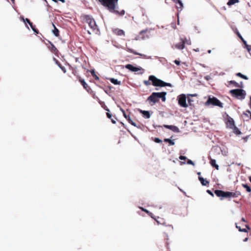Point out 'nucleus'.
Listing matches in <instances>:
<instances>
[{"label": "nucleus", "instance_id": "2f4dec72", "mask_svg": "<svg viewBox=\"0 0 251 251\" xmlns=\"http://www.w3.org/2000/svg\"><path fill=\"white\" fill-rule=\"evenodd\" d=\"M236 75L237 76H239V77H240L242 78H243L244 79H246V80L248 79V77L246 75H245L242 74L241 73H238L236 74Z\"/></svg>", "mask_w": 251, "mask_h": 251}, {"label": "nucleus", "instance_id": "423d86ee", "mask_svg": "<svg viewBox=\"0 0 251 251\" xmlns=\"http://www.w3.org/2000/svg\"><path fill=\"white\" fill-rule=\"evenodd\" d=\"M205 104L206 105L212 104L221 108L223 107V104L215 97L209 98Z\"/></svg>", "mask_w": 251, "mask_h": 251}, {"label": "nucleus", "instance_id": "09e8293b", "mask_svg": "<svg viewBox=\"0 0 251 251\" xmlns=\"http://www.w3.org/2000/svg\"><path fill=\"white\" fill-rule=\"evenodd\" d=\"M174 62L177 65H180V61H178V60H175L174 61Z\"/></svg>", "mask_w": 251, "mask_h": 251}, {"label": "nucleus", "instance_id": "bf43d9fd", "mask_svg": "<svg viewBox=\"0 0 251 251\" xmlns=\"http://www.w3.org/2000/svg\"><path fill=\"white\" fill-rule=\"evenodd\" d=\"M88 33L89 34H91V32L89 31H88Z\"/></svg>", "mask_w": 251, "mask_h": 251}, {"label": "nucleus", "instance_id": "c9c22d12", "mask_svg": "<svg viewBox=\"0 0 251 251\" xmlns=\"http://www.w3.org/2000/svg\"><path fill=\"white\" fill-rule=\"evenodd\" d=\"M236 227L238 229L239 231L247 232L248 230L246 228H241L240 226H238L237 224H236Z\"/></svg>", "mask_w": 251, "mask_h": 251}, {"label": "nucleus", "instance_id": "ea45409f", "mask_svg": "<svg viewBox=\"0 0 251 251\" xmlns=\"http://www.w3.org/2000/svg\"><path fill=\"white\" fill-rule=\"evenodd\" d=\"M234 130H235V132L236 133V134H240L241 133L240 131L239 130V129L237 127H236L235 126V127H234Z\"/></svg>", "mask_w": 251, "mask_h": 251}, {"label": "nucleus", "instance_id": "f257e3e1", "mask_svg": "<svg viewBox=\"0 0 251 251\" xmlns=\"http://www.w3.org/2000/svg\"><path fill=\"white\" fill-rule=\"evenodd\" d=\"M104 7H106L112 13L120 16H123L125 11L122 10L120 11L116 10V5L118 0H98Z\"/></svg>", "mask_w": 251, "mask_h": 251}, {"label": "nucleus", "instance_id": "79ce46f5", "mask_svg": "<svg viewBox=\"0 0 251 251\" xmlns=\"http://www.w3.org/2000/svg\"><path fill=\"white\" fill-rule=\"evenodd\" d=\"M150 80H144V83L145 84V85H146V86H149L150 85H151V83L150 82Z\"/></svg>", "mask_w": 251, "mask_h": 251}, {"label": "nucleus", "instance_id": "393cba45", "mask_svg": "<svg viewBox=\"0 0 251 251\" xmlns=\"http://www.w3.org/2000/svg\"><path fill=\"white\" fill-rule=\"evenodd\" d=\"M109 80L111 83L115 85H120L121 84V82L120 81H118L117 79L114 78H109Z\"/></svg>", "mask_w": 251, "mask_h": 251}, {"label": "nucleus", "instance_id": "49530a36", "mask_svg": "<svg viewBox=\"0 0 251 251\" xmlns=\"http://www.w3.org/2000/svg\"><path fill=\"white\" fill-rule=\"evenodd\" d=\"M206 192H207V193H208L209 195H210L211 196H212V197L214 196V195L213 194V193L209 190H207L206 191Z\"/></svg>", "mask_w": 251, "mask_h": 251}, {"label": "nucleus", "instance_id": "412c9836", "mask_svg": "<svg viewBox=\"0 0 251 251\" xmlns=\"http://www.w3.org/2000/svg\"><path fill=\"white\" fill-rule=\"evenodd\" d=\"M52 26H53V28H54V29L52 31L53 34L56 37H59V30L56 27V26L53 24V23H52Z\"/></svg>", "mask_w": 251, "mask_h": 251}, {"label": "nucleus", "instance_id": "a878e982", "mask_svg": "<svg viewBox=\"0 0 251 251\" xmlns=\"http://www.w3.org/2000/svg\"><path fill=\"white\" fill-rule=\"evenodd\" d=\"M176 4H178L176 6L177 10L179 11H181L183 6L182 1L179 0Z\"/></svg>", "mask_w": 251, "mask_h": 251}, {"label": "nucleus", "instance_id": "58836bf2", "mask_svg": "<svg viewBox=\"0 0 251 251\" xmlns=\"http://www.w3.org/2000/svg\"><path fill=\"white\" fill-rule=\"evenodd\" d=\"M141 209H142V211L145 212L146 213H147V214H148L149 215H150V216H151L152 218V216H151V215L152 214L151 212H149L148 210L147 209H145L143 208H141Z\"/></svg>", "mask_w": 251, "mask_h": 251}, {"label": "nucleus", "instance_id": "e433bc0d", "mask_svg": "<svg viewBox=\"0 0 251 251\" xmlns=\"http://www.w3.org/2000/svg\"><path fill=\"white\" fill-rule=\"evenodd\" d=\"M235 33L237 34V35L240 38V39L245 44L246 42L244 40V38L242 37V36L237 30H236Z\"/></svg>", "mask_w": 251, "mask_h": 251}, {"label": "nucleus", "instance_id": "1a4fd4ad", "mask_svg": "<svg viewBox=\"0 0 251 251\" xmlns=\"http://www.w3.org/2000/svg\"><path fill=\"white\" fill-rule=\"evenodd\" d=\"M173 231V226L172 225H166L163 229L164 233L166 235L167 240H169L168 233H171Z\"/></svg>", "mask_w": 251, "mask_h": 251}, {"label": "nucleus", "instance_id": "a18cd8bd", "mask_svg": "<svg viewBox=\"0 0 251 251\" xmlns=\"http://www.w3.org/2000/svg\"><path fill=\"white\" fill-rule=\"evenodd\" d=\"M179 159L180 160H185L186 159V156H182V155H180L179 157Z\"/></svg>", "mask_w": 251, "mask_h": 251}, {"label": "nucleus", "instance_id": "5701e85b", "mask_svg": "<svg viewBox=\"0 0 251 251\" xmlns=\"http://www.w3.org/2000/svg\"><path fill=\"white\" fill-rule=\"evenodd\" d=\"M140 112L143 114L144 117L147 119L150 118L151 115L149 111L140 110Z\"/></svg>", "mask_w": 251, "mask_h": 251}, {"label": "nucleus", "instance_id": "dca6fc26", "mask_svg": "<svg viewBox=\"0 0 251 251\" xmlns=\"http://www.w3.org/2000/svg\"><path fill=\"white\" fill-rule=\"evenodd\" d=\"M49 43L50 44V46L49 47L50 50L53 53L56 54L58 52V50L57 48L54 46V45L50 41H49Z\"/></svg>", "mask_w": 251, "mask_h": 251}, {"label": "nucleus", "instance_id": "ddd939ff", "mask_svg": "<svg viewBox=\"0 0 251 251\" xmlns=\"http://www.w3.org/2000/svg\"><path fill=\"white\" fill-rule=\"evenodd\" d=\"M243 115L244 119L246 121H249L250 119L251 120V112L249 110H247L243 112Z\"/></svg>", "mask_w": 251, "mask_h": 251}, {"label": "nucleus", "instance_id": "4468645a", "mask_svg": "<svg viewBox=\"0 0 251 251\" xmlns=\"http://www.w3.org/2000/svg\"><path fill=\"white\" fill-rule=\"evenodd\" d=\"M226 125H227V126L230 128H233L235 126L234 125V120L231 117H228L227 118Z\"/></svg>", "mask_w": 251, "mask_h": 251}, {"label": "nucleus", "instance_id": "aec40b11", "mask_svg": "<svg viewBox=\"0 0 251 251\" xmlns=\"http://www.w3.org/2000/svg\"><path fill=\"white\" fill-rule=\"evenodd\" d=\"M199 179L201 181V183L202 184V185H203V186H207L209 184V182L208 180L204 179L201 176H199Z\"/></svg>", "mask_w": 251, "mask_h": 251}, {"label": "nucleus", "instance_id": "a211bd4d", "mask_svg": "<svg viewBox=\"0 0 251 251\" xmlns=\"http://www.w3.org/2000/svg\"><path fill=\"white\" fill-rule=\"evenodd\" d=\"M175 48L178 50H183L185 48V46L184 45V42L182 41H180V42L176 43L175 45Z\"/></svg>", "mask_w": 251, "mask_h": 251}, {"label": "nucleus", "instance_id": "2eb2a0df", "mask_svg": "<svg viewBox=\"0 0 251 251\" xmlns=\"http://www.w3.org/2000/svg\"><path fill=\"white\" fill-rule=\"evenodd\" d=\"M113 33L118 36H124L125 34V31L119 28H116L113 30Z\"/></svg>", "mask_w": 251, "mask_h": 251}, {"label": "nucleus", "instance_id": "864d4df0", "mask_svg": "<svg viewBox=\"0 0 251 251\" xmlns=\"http://www.w3.org/2000/svg\"><path fill=\"white\" fill-rule=\"evenodd\" d=\"M248 238L246 237V238H245L243 240V241H244V242H246V241H248Z\"/></svg>", "mask_w": 251, "mask_h": 251}, {"label": "nucleus", "instance_id": "f3484780", "mask_svg": "<svg viewBox=\"0 0 251 251\" xmlns=\"http://www.w3.org/2000/svg\"><path fill=\"white\" fill-rule=\"evenodd\" d=\"M163 126L165 127L166 128L171 129V130H172V131H173L174 132H177L179 131L178 128L177 126H169V125H164Z\"/></svg>", "mask_w": 251, "mask_h": 251}, {"label": "nucleus", "instance_id": "052dcab7", "mask_svg": "<svg viewBox=\"0 0 251 251\" xmlns=\"http://www.w3.org/2000/svg\"><path fill=\"white\" fill-rule=\"evenodd\" d=\"M198 175H201V173H200V172L198 173Z\"/></svg>", "mask_w": 251, "mask_h": 251}, {"label": "nucleus", "instance_id": "9d476101", "mask_svg": "<svg viewBox=\"0 0 251 251\" xmlns=\"http://www.w3.org/2000/svg\"><path fill=\"white\" fill-rule=\"evenodd\" d=\"M167 93L165 92H154L153 95L156 96V98H157L158 100L161 99L163 102L165 101L166 100V95Z\"/></svg>", "mask_w": 251, "mask_h": 251}, {"label": "nucleus", "instance_id": "3c124183", "mask_svg": "<svg viewBox=\"0 0 251 251\" xmlns=\"http://www.w3.org/2000/svg\"><path fill=\"white\" fill-rule=\"evenodd\" d=\"M111 119V122L113 124H115L116 123V121L114 119L111 118V119Z\"/></svg>", "mask_w": 251, "mask_h": 251}, {"label": "nucleus", "instance_id": "603ef678", "mask_svg": "<svg viewBox=\"0 0 251 251\" xmlns=\"http://www.w3.org/2000/svg\"><path fill=\"white\" fill-rule=\"evenodd\" d=\"M245 226L247 228L248 230H250V226L248 225H246Z\"/></svg>", "mask_w": 251, "mask_h": 251}, {"label": "nucleus", "instance_id": "9b49d317", "mask_svg": "<svg viewBox=\"0 0 251 251\" xmlns=\"http://www.w3.org/2000/svg\"><path fill=\"white\" fill-rule=\"evenodd\" d=\"M125 67L126 69L130 70L131 72H137L139 70H142V68H141V67L140 68L136 67H134L133 65L129 64L126 65L125 66Z\"/></svg>", "mask_w": 251, "mask_h": 251}, {"label": "nucleus", "instance_id": "4d7b16f0", "mask_svg": "<svg viewBox=\"0 0 251 251\" xmlns=\"http://www.w3.org/2000/svg\"><path fill=\"white\" fill-rule=\"evenodd\" d=\"M250 107L251 109V97H250Z\"/></svg>", "mask_w": 251, "mask_h": 251}, {"label": "nucleus", "instance_id": "473e14b6", "mask_svg": "<svg viewBox=\"0 0 251 251\" xmlns=\"http://www.w3.org/2000/svg\"><path fill=\"white\" fill-rule=\"evenodd\" d=\"M92 75L95 78L96 80H99V76L95 74V70H93L90 71Z\"/></svg>", "mask_w": 251, "mask_h": 251}, {"label": "nucleus", "instance_id": "6e6d98bb", "mask_svg": "<svg viewBox=\"0 0 251 251\" xmlns=\"http://www.w3.org/2000/svg\"><path fill=\"white\" fill-rule=\"evenodd\" d=\"M166 247H167V248L168 249H169V246H168V243L167 242H166Z\"/></svg>", "mask_w": 251, "mask_h": 251}, {"label": "nucleus", "instance_id": "de8ad7c7", "mask_svg": "<svg viewBox=\"0 0 251 251\" xmlns=\"http://www.w3.org/2000/svg\"><path fill=\"white\" fill-rule=\"evenodd\" d=\"M187 163H188V164H191V165H194V163H193V162L192 160H189H189H188V161H187Z\"/></svg>", "mask_w": 251, "mask_h": 251}, {"label": "nucleus", "instance_id": "13d9d810", "mask_svg": "<svg viewBox=\"0 0 251 251\" xmlns=\"http://www.w3.org/2000/svg\"><path fill=\"white\" fill-rule=\"evenodd\" d=\"M156 222H157V224H158V225L160 224V222H159V221H157V220H156Z\"/></svg>", "mask_w": 251, "mask_h": 251}, {"label": "nucleus", "instance_id": "cd10ccee", "mask_svg": "<svg viewBox=\"0 0 251 251\" xmlns=\"http://www.w3.org/2000/svg\"><path fill=\"white\" fill-rule=\"evenodd\" d=\"M228 83L229 84H233V85H234V86L237 87L242 88L243 87L242 85H239V84L238 83H237L236 81H235L234 80H230V81H228Z\"/></svg>", "mask_w": 251, "mask_h": 251}, {"label": "nucleus", "instance_id": "a19ab883", "mask_svg": "<svg viewBox=\"0 0 251 251\" xmlns=\"http://www.w3.org/2000/svg\"><path fill=\"white\" fill-rule=\"evenodd\" d=\"M31 29H32V30L36 33H39V31L35 27V26H34L33 27H32Z\"/></svg>", "mask_w": 251, "mask_h": 251}, {"label": "nucleus", "instance_id": "0eeeda50", "mask_svg": "<svg viewBox=\"0 0 251 251\" xmlns=\"http://www.w3.org/2000/svg\"><path fill=\"white\" fill-rule=\"evenodd\" d=\"M178 102L179 105L182 107L186 108L188 107V104L186 103V97L184 94H181L179 96Z\"/></svg>", "mask_w": 251, "mask_h": 251}, {"label": "nucleus", "instance_id": "20e7f679", "mask_svg": "<svg viewBox=\"0 0 251 251\" xmlns=\"http://www.w3.org/2000/svg\"><path fill=\"white\" fill-rule=\"evenodd\" d=\"M215 195L218 197H221V200L223 198H230L231 197L235 198L237 197L236 194L234 192H225L222 190H216L214 191Z\"/></svg>", "mask_w": 251, "mask_h": 251}, {"label": "nucleus", "instance_id": "bb28decb", "mask_svg": "<svg viewBox=\"0 0 251 251\" xmlns=\"http://www.w3.org/2000/svg\"><path fill=\"white\" fill-rule=\"evenodd\" d=\"M127 51L129 52L132 53L135 55H139L140 56H142V54L136 52V51H135L134 50H133V49H131L130 48H127Z\"/></svg>", "mask_w": 251, "mask_h": 251}, {"label": "nucleus", "instance_id": "f704fd0d", "mask_svg": "<svg viewBox=\"0 0 251 251\" xmlns=\"http://www.w3.org/2000/svg\"><path fill=\"white\" fill-rule=\"evenodd\" d=\"M104 109L107 111V112L106 113V116L107 117V118H108L109 119H111L112 118V115L109 113V109L106 107L105 106V107H104Z\"/></svg>", "mask_w": 251, "mask_h": 251}, {"label": "nucleus", "instance_id": "c756f323", "mask_svg": "<svg viewBox=\"0 0 251 251\" xmlns=\"http://www.w3.org/2000/svg\"><path fill=\"white\" fill-rule=\"evenodd\" d=\"M239 2L238 0H229L227 3V5L231 6L236 3Z\"/></svg>", "mask_w": 251, "mask_h": 251}, {"label": "nucleus", "instance_id": "4c0bfd02", "mask_svg": "<svg viewBox=\"0 0 251 251\" xmlns=\"http://www.w3.org/2000/svg\"><path fill=\"white\" fill-rule=\"evenodd\" d=\"M164 142L169 143L170 145H171V146L175 145V142L170 139H168V138L165 139Z\"/></svg>", "mask_w": 251, "mask_h": 251}, {"label": "nucleus", "instance_id": "8fccbe9b", "mask_svg": "<svg viewBox=\"0 0 251 251\" xmlns=\"http://www.w3.org/2000/svg\"><path fill=\"white\" fill-rule=\"evenodd\" d=\"M147 31V29L146 30H143L140 32V34L142 35L143 33L146 32Z\"/></svg>", "mask_w": 251, "mask_h": 251}, {"label": "nucleus", "instance_id": "c85d7f7f", "mask_svg": "<svg viewBox=\"0 0 251 251\" xmlns=\"http://www.w3.org/2000/svg\"><path fill=\"white\" fill-rule=\"evenodd\" d=\"M22 19L25 24L28 23L29 24V25H30V26L31 27V28H32V27H33L34 26L33 25L32 23L30 21V20L28 19H27V18L24 19L23 17H22Z\"/></svg>", "mask_w": 251, "mask_h": 251}, {"label": "nucleus", "instance_id": "f8f14e48", "mask_svg": "<svg viewBox=\"0 0 251 251\" xmlns=\"http://www.w3.org/2000/svg\"><path fill=\"white\" fill-rule=\"evenodd\" d=\"M122 112H123L124 116L128 121V123L134 126H136V123H134V122H133V121L130 118L129 115V114L126 115V113L125 112V111L124 110H122Z\"/></svg>", "mask_w": 251, "mask_h": 251}, {"label": "nucleus", "instance_id": "7c9ffc66", "mask_svg": "<svg viewBox=\"0 0 251 251\" xmlns=\"http://www.w3.org/2000/svg\"><path fill=\"white\" fill-rule=\"evenodd\" d=\"M56 64H57V65L59 67V68L61 69V70L64 73H65L66 72V68L63 66L62 65H61V64H60V62H59L57 60H56Z\"/></svg>", "mask_w": 251, "mask_h": 251}, {"label": "nucleus", "instance_id": "4be33fe9", "mask_svg": "<svg viewBox=\"0 0 251 251\" xmlns=\"http://www.w3.org/2000/svg\"><path fill=\"white\" fill-rule=\"evenodd\" d=\"M210 163L213 167H214L217 170H219V167L217 164H216V160L215 159L211 158L210 160Z\"/></svg>", "mask_w": 251, "mask_h": 251}, {"label": "nucleus", "instance_id": "72a5a7b5", "mask_svg": "<svg viewBox=\"0 0 251 251\" xmlns=\"http://www.w3.org/2000/svg\"><path fill=\"white\" fill-rule=\"evenodd\" d=\"M242 186L246 189V191L248 192H250L251 191V187L248 185L247 184H242Z\"/></svg>", "mask_w": 251, "mask_h": 251}, {"label": "nucleus", "instance_id": "5fc2aeb1", "mask_svg": "<svg viewBox=\"0 0 251 251\" xmlns=\"http://www.w3.org/2000/svg\"><path fill=\"white\" fill-rule=\"evenodd\" d=\"M241 220H242V221L244 222H246L244 218H242Z\"/></svg>", "mask_w": 251, "mask_h": 251}, {"label": "nucleus", "instance_id": "680f3d73", "mask_svg": "<svg viewBox=\"0 0 251 251\" xmlns=\"http://www.w3.org/2000/svg\"><path fill=\"white\" fill-rule=\"evenodd\" d=\"M75 60H76V61H77V60H78V58H76Z\"/></svg>", "mask_w": 251, "mask_h": 251}, {"label": "nucleus", "instance_id": "6ab92c4d", "mask_svg": "<svg viewBox=\"0 0 251 251\" xmlns=\"http://www.w3.org/2000/svg\"><path fill=\"white\" fill-rule=\"evenodd\" d=\"M180 41H182L184 42V45H190L191 44V41L190 39V38H187L186 37H180Z\"/></svg>", "mask_w": 251, "mask_h": 251}, {"label": "nucleus", "instance_id": "c03bdc74", "mask_svg": "<svg viewBox=\"0 0 251 251\" xmlns=\"http://www.w3.org/2000/svg\"><path fill=\"white\" fill-rule=\"evenodd\" d=\"M193 101V100H192L190 98H188V102L190 105H192L193 104H192Z\"/></svg>", "mask_w": 251, "mask_h": 251}, {"label": "nucleus", "instance_id": "6e6552de", "mask_svg": "<svg viewBox=\"0 0 251 251\" xmlns=\"http://www.w3.org/2000/svg\"><path fill=\"white\" fill-rule=\"evenodd\" d=\"M154 92L152 93L147 99V101L151 105H154L155 103L159 101V100L156 98L155 95H153Z\"/></svg>", "mask_w": 251, "mask_h": 251}, {"label": "nucleus", "instance_id": "39448f33", "mask_svg": "<svg viewBox=\"0 0 251 251\" xmlns=\"http://www.w3.org/2000/svg\"><path fill=\"white\" fill-rule=\"evenodd\" d=\"M229 93L232 96L238 99L243 100L246 95V92L241 89H236L231 90Z\"/></svg>", "mask_w": 251, "mask_h": 251}, {"label": "nucleus", "instance_id": "7ed1b4c3", "mask_svg": "<svg viewBox=\"0 0 251 251\" xmlns=\"http://www.w3.org/2000/svg\"><path fill=\"white\" fill-rule=\"evenodd\" d=\"M149 80L151 81L152 85L154 86H159V87H165L169 86L172 87V84L170 83H167L164 82L161 79H159L156 77L154 75H150L149 77Z\"/></svg>", "mask_w": 251, "mask_h": 251}, {"label": "nucleus", "instance_id": "b1692460", "mask_svg": "<svg viewBox=\"0 0 251 251\" xmlns=\"http://www.w3.org/2000/svg\"><path fill=\"white\" fill-rule=\"evenodd\" d=\"M77 78L79 80V81L81 83V84H82V85L83 86V87H84V88L85 89H86L87 87H88V85L85 82V81H84V79H82L80 78V76H77Z\"/></svg>", "mask_w": 251, "mask_h": 251}, {"label": "nucleus", "instance_id": "37998d69", "mask_svg": "<svg viewBox=\"0 0 251 251\" xmlns=\"http://www.w3.org/2000/svg\"><path fill=\"white\" fill-rule=\"evenodd\" d=\"M154 141L155 142L157 143H160L162 142V141L158 138H155Z\"/></svg>", "mask_w": 251, "mask_h": 251}, {"label": "nucleus", "instance_id": "f03ea898", "mask_svg": "<svg viewBox=\"0 0 251 251\" xmlns=\"http://www.w3.org/2000/svg\"><path fill=\"white\" fill-rule=\"evenodd\" d=\"M83 22L88 24L89 27L92 29L95 33L99 32L98 26L96 24V21L92 16L89 15H82L81 16Z\"/></svg>", "mask_w": 251, "mask_h": 251}]
</instances>
